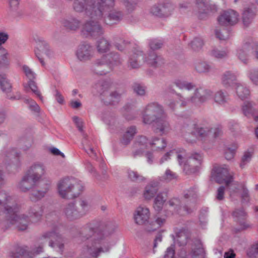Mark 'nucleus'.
<instances>
[{"label": "nucleus", "mask_w": 258, "mask_h": 258, "mask_svg": "<svg viewBox=\"0 0 258 258\" xmlns=\"http://www.w3.org/2000/svg\"><path fill=\"white\" fill-rule=\"evenodd\" d=\"M204 45L203 39L200 37H195L189 43L188 46L194 51H199Z\"/></svg>", "instance_id": "8fccbe9b"}, {"label": "nucleus", "mask_w": 258, "mask_h": 258, "mask_svg": "<svg viewBox=\"0 0 258 258\" xmlns=\"http://www.w3.org/2000/svg\"><path fill=\"white\" fill-rule=\"evenodd\" d=\"M215 172V179L218 183H224L229 186L233 181V173L230 172L228 166L226 165L214 167Z\"/></svg>", "instance_id": "9b49d317"}, {"label": "nucleus", "mask_w": 258, "mask_h": 258, "mask_svg": "<svg viewBox=\"0 0 258 258\" xmlns=\"http://www.w3.org/2000/svg\"><path fill=\"white\" fill-rule=\"evenodd\" d=\"M173 84L181 90H191L196 88V85L191 82L176 79L173 82Z\"/></svg>", "instance_id": "37998d69"}, {"label": "nucleus", "mask_w": 258, "mask_h": 258, "mask_svg": "<svg viewBox=\"0 0 258 258\" xmlns=\"http://www.w3.org/2000/svg\"><path fill=\"white\" fill-rule=\"evenodd\" d=\"M94 54V50L90 44L84 43L80 44L76 52L77 58L81 61L90 60Z\"/></svg>", "instance_id": "4468645a"}, {"label": "nucleus", "mask_w": 258, "mask_h": 258, "mask_svg": "<svg viewBox=\"0 0 258 258\" xmlns=\"http://www.w3.org/2000/svg\"><path fill=\"white\" fill-rule=\"evenodd\" d=\"M63 215L69 220H74L81 217L75 203H70L63 208Z\"/></svg>", "instance_id": "bb28decb"}, {"label": "nucleus", "mask_w": 258, "mask_h": 258, "mask_svg": "<svg viewBox=\"0 0 258 258\" xmlns=\"http://www.w3.org/2000/svg\"><path fill=\"white\" fill-rule=\"evenodd\" d=\"M215 34L216 37L221 40H225L229 38L230 36L229 31L225 28L221 30H216Z\"/></svg>", "instance_id": "680f3d73"}, {"label": "nucleus", "mask_w": 258, "mask_h": 258, "mask_svg": "<svg viewBox=\"0 0 258 258\" xmlns=\"http://www.w3.org/2000/svg\"><path fill=\"white\" fill-rule=\"evenodd\" d=\"M238 14L235 11L229 10L223 12L218 18L219 24L223 26H233L238 21Z\"/></svg>", "instance_id": "2eb2a0df"}, {"label": "nucleus", "mask_w": 258, "mask_h": 258, "mask_svg": "<svg viewBox=\"0 0 258 258\" xmlns=\"http://www.w3.org/2000/svg\"><path fill=\"white\" fill-rule=\"evenodd\" d=\"M92 72L98 75H104L111 71V67L108 64L104 56L97 59L91 67Z\"/></svg>", "instance_id": "f3484780"}, {"label": "nucleus", "mask_w": 258, "mask_h": 258, "mask_svg": "<svg viewBox=\"0 0 258 258\" xmlns=\"http://www.w3.org/2000/svg\"><path fill=\"white\" fill-rule=\"evenodd\" d=\"M256 15V8L250 6L244 8L242 13V21L243 25L247 27L253 21Z\"/></svg>", "instance_id": "393cba45"}, {"label": "nucleus", "mask_w": 258, "mask_h": 258, "mask_svg": "<svg viewBox=\"0 0 258 258\" xmlns=\"http://www.w3.org/2000/svg\"><path fill=\"white\" fill-rule=\"evenodd\" d=\"M150 217V211L148 208L138 207L134 213V218L136 224L143 225L148 221Z\"/></svg>", "instance_id": "412c9836"}, {"label": "nucleus", "mask_w": 258, "mask_h": 258, "mask_svg": "<svg viewBox=\"0 0 258 258\" xmlns=\"http://www.w3.org/2000/svg\"><path fill=\"white\" fill-rule=\"evenodd\" d=\"M182 134L185 141L189 143H195L198 136L203 138L206 137L210 130L197 125L194 121L188 120L185 121L181 128Z\"/></svg>", "instance_id": "423d86ee"}, {"label": "nucleus", "mask_w": 258, "mask_h": 258, "mask_svg": "<svg viewBox=\"0 0 258 258\" xmlns=\"http://www.w3.org/2000/svg\"><path fill=\"white\" fill-rule=\"evenodd\" d=\"M19 208L12 197L5 190L0 191V213L6 214L8 222L16 225L19 231H24L28 228L31 221L27 215H18Z\"/></svg>", "instance_id": "f03ea898"}, {"label": "nucleus", "mask_w": 258, "mask_h": 258, "mask_svg": "<svg viewBox=\"0 0 258 258\" xmlns=\"http://www.w3.org/2000/svg\"><path fill=\"white\" fill-rule=\"evenodd\" d=\"M134 93L139 96H144L146 94V87L141 83L135 82L132 85Z\"/></svg>", "instance_id": "13d9d810"}, {"label": "nucleus", "mask_w": 258, "mask_h": 258, "mask_svg": "<svg viewBox=\"0 0 258 258\" xmlns=\"http://www.w3.org/2000/svg\"><path fill=\"white\" fill-rule=\"evenodd\" d=\"M167 197V192L159 193L154 201V208L157 211H160L163 207Z\"/></svg>", "instance_id": "a19ab883"}, {"label": "nucleus", "mask_w": 258, "mask_h": 258, "mask_svg": "<svg viewBox=\"0 0 258 258\" xmlns=\"http://www.w3.org/2000/svg\"><path fill=\"white\" fill-rule=\"evenodd\" d=\"M150 145L156 147L157 149L160 150L164 149L167 144L165 140L163 139L155 138L152 142L150 143Z\"/></svg>", "instance_id": "0e129e2a"}, {"label": "nucleus", "mask_w": 258, "mask_h": 258, "mask_svg": "<svg viewBox=\"0 0 258 258\" xmlns=\"http://www.w3.org/2000/svg\"><path fill=\"white\" fill-rule=\"evenodd\" d=\"M232 215L239 222L240 225L242 227L243 229H246L248 227V224L245 221L246 214L242 208L235 210L233 211Z\"/></svg>", "instance_id": "79ce46f5"}, {"label": "nucleus", "mask_w": 258, "mask_h": 258, "mask_svg": "<svg viewBox=\"0 0 258 258\" xmlns=\"http://www.w3.org/2000/svg\"><path fill=\"white\" fill-rule=\"evenodd\" d=\"M85 22L82 26L81 32L87 36L98 37L102 35L104 31L98 20L91 19Z\"/></svg>", "instance_id": "9d476101"}, {"label": "nucleus", "mask_w": 258, "mask_h": 258, "mask_svg": "<svg viewBox=\"0 0 258 258\" xmlns=\"http://www.w3.org/2000/svg\"><path fill=\"white\" fill-rule=\"evenodd\" d=\"M228 51L226 50H221L217 48L213 49L211 51L212 55L218 59H222L226 57L228 55Z\"/></svg>", "instance_id": "774afa93"}, {"label": "nucleus", "mask_w": 258, "mask_h": 258, "mask_svg": "<svg viewBox=\"0 0 258 258\" xmlns=\"http://www.w3.org/2000/svg\"><path fill=\"white\" fill-rule=\"evenodd\" d=\"M248 47L250 48V47L248 45H245L237 52L238 58L245 64L247 62Z\"/></svg>", "instance_id": "bf43d9fd"}, {"label": "nucleus", "mask_w": 258, "mask_h": 258, "mask_svg": "<svg viewBox=\"0 0 258 258\" xmlns=\"http://www.w3.org/2000/svg\"><path fill=\"white\" fill-rule=\"evenodd\" d=\"M45 173V168L43 164L34 163L32 165L26 173L38 182H41L40 179Z\"/></svg>", "instance_id": "a211bd4d"}, {"label": "nucleus", "mask_w": 258, "mask_h": 258, "mask_svg": "<svg viewBox=\"0 0 258 258\" xmlns=\"http://www.w3.org/2000/svg\"><path fill=\"white\" fill-rule=\"evenodd\" d=\"M0 87L2 90L6 93L10 92L12 90V85L5 74L0 73Z\"/></svg>", "instance_id": "c03bdc74"}, {"label": "nucleus", "mask_w": 258, "mask_h": 258, "mask_svg": "<svg viewBox=\"0 0 258 258\" xmlns=\"http://www.w3.org/2000/svg\"><path fill=\"white\" fill-rule=\"evenodd\" d=\"M140 0H125L124 5L127 11L131 13L133 12L138 6Z\"/></svg>", "instance_id": "e2e57ef3"}, {"label": "nucleus", "mask_w": 258, "mask_h": 258, "mask_svg": "<svg viewBox=\"0 0 258 258\" xmlns=\"http://www.w3.org/2000/svg\"><path fill=\"white\" fill-rule=\"evenodd\" d=\"M163 107L157 102H152L148 104L143 114V122L145 124H151L156 119L159 118L158 116L164 114Z\"/></svg>", "instance_id": "1a4fd4ad"}, {"label": "nucleus", "mask_w": 258, "mask_h": 258, "mask_svg": "<svg viewBox=\"0 0 258 258\" xmlns=\"http://www.w3.org/2000/svg\"><path fill=\"white\" fill-rule=\"evenodd\" d=\"M137 133V128L135 126H131L127 128L123 135L121 139V143L124 145H128Z\"/></svg>", "instance_id": "ea45409f"}, {"label": "nucleus", "mask_w": 258, "mask_h": 258, "mask_svg": "<svg viewBox=\"0 0 258 258\" xmlns=\"http://www.w3.org/2000/svg\"><path fill=\"white\" fill-rule=\"evenodd\" d=\"M61 23L62 26L67 30L76 31L81 26V21L74 16H69L63 19Z\"/></svg>", "instance_id": "b1692460"}, {"label": "nucleus", "mask_w": 258, "mask_h": 258, "mask_svg": "<svg viewBox=\"0 0 258 258\" xmlns=\"http://www.w3.org/2000/svg\"><path fill=\"white\" fill-rule=\"evenodd\" d=\"M105 96L102 100L106 105H114L119 102L121 97V94L116 91L109 92H103Z\"/></svg>", "instance_id": "f704fd0d"}, {"label": "nucleus", "mask_w": 258, "mask_h": 258, "mask_svg": "<svg viewBox=\"0 0 258 258\" xmlns=\"http://www.w3.org/2000/svg\"><path fill=\"white\" fill-rule=\"evenodd\" d=\"M213 95V92L209 89L203 88L196 89L192 95L188 97L186 92L181 94H177L178 99L181 102V107H185L190 104L201 105L205 102Z\"/></svg>", "instance_id": "39448f33"}, {"label": "nucleus", "mask_w": 258, "mask_h": 258, "mask_svg": "<svg viewBox=\"0 0 258 258\" xmlns=\"http://www.w3.org/2000/svg\"><path fill=\"white\" fill-rule=\"evenodd\" d=\"M10 258H32V252L26 246L16 245L11 251Z\"/></svg>", "instance_id": "cd10ccee"}, {"label": "nucleus", "mask_w": 258, "mask_h": 258, "mask_svg": "<svg viewBox=\"0 0 258 258\" xmlns=\"http://www.w3.org/2000/svg\"><path fill=\"white\" fill-rule=\"evenodd\" d=\"M6 164L14 165L18 167L21 165L20 159V153L15 148H10L7 150L4 153Z\"/></svg>", "instance_id": "6ab92c4d"}, {"label": "nucleus", "mask_w": 258, "mask_h": 258, "mask_svg": "<svg viewBox=\"0 0 258 258\" xmlns=\"http://www.w3.org/2000/svg\"><path fill=\"white\" fill-rule=\"evenodd\" d=\"M210 69V66L205 62H199L195 65V70L200 73L208 72Z\"/></svg>", "instance_id": "052dcab7"}, {"label": "nucleus", "mask_w": 258, "mask_h": 258, "mask_svg": "<svg viewBox=\"0 0 258 258\" xmlns=\"http://www.w3.org/2000/svg\"><path fill=\"white\" fill-rule=\"evenodd\" d=\"M50 185L46 182H38L31 190L30 199L32 201H37L44 197L48 191Z\"/></svg>", "instance_id": "dca6fc26"}, {"label": "nucleus", "mask_w": 258, "mask_h": 258, "mask_svg": "<svg viewBox=\"0 0 258 258\" xmlns=\"http://www.w3.org/2000/svg\"><path fill=\"white\" fill-rule=\"evenodd\" d=\"M236 92L238 96L242 100L247 98L250 94L249 89L240 84L236 85Z\"/></svg>", "instance_id": "3c124183"}, {"label": "nucleus", "mask_w": 258, "mask_h": 258, "mask_svg": "<svg viewBox=\"0 0 258 258\" xmlns=\"http://www.w3.org/2000/svg\"><path fill=\"white\" fill-rule=\"evenodd\" d=\"M112 5L104 10L100 18H94L98 20H102L107 25H111L118 23L122 18V14L119 11L111 10L114 6V1L112 0Z\"/></svg>", "instance_id": "f8f14e48"}, {"label": "nucleus", "mask_w": 258, "mask_h": 258, "mask_svg": "<svg viewBox=\"0 0 258 258\" xmlns=\"http://www.w3.org/2000/svg\"><path fill=\"white\" fill-rule=\"evenodd\" d=\"M185 155V151L183 149H180L178 151L175 150H171L170 152H167L161 159L160 163H162L165 161H166L170 156H176L178 163L181 165L184 161Z\"/></svg>", "instance_id": "c9c22d12"}, {"label": "nucleus", "mask_w": 258, "mask_h": 258, "mask_svg": "<svg viewBox=\"0 0 258 258\" xmlns=\"http://www.w3.org/2000/svg\"><path fill=\"white\" fill-rule=\"evenodd\" d=\"M227 93L222 90H219L214 95V101L217 104L224 105L228 101Z\"/></svg>", "instance_id": "49530a36"}, {"label": "nucleus", "mask_w": 258, "mask_h": 258, "mask_svg": "<svg viewBox=\"0 0 258 258\" xmlns=\"http://www.w3.org/2000/svg\"><path fill=\"white\" fill-rule=\"evenodd\" d=\"M165 222L166 219L165 218L156 216L155 221H152L146 225L145 230L148 232H153L162 226Z\"/></svg>", "instance_id": "e433bc0d"}, {"label": "nucleus", "mask_w": 258, "mask_h": 258, "mask_svg": "<svg viewBox=\"0 0 258 258\" xmlns=\"http://www.w3.org/2000/svg\"><path fill=\"white\" fill-rule=\"evenodd\" d=\"M37 183L38 182L25 173L19 182L18 187L21 191L27 192L30 190L35 185H37Z\"/></svg>", "instance_id": "7c9ffc66"}, {"label": "nucleus", "mask_w": 258, "mask_h": 258, "mask_svg": "<svg viewBox=\"0 0 258 258\" xmlns=\"http://www.w3.org/2000/svg\"><path fill=\"white\" fill-rule=\"evenodd\" d=\"M32 142V140L31 138L23 137L18 140L17 146L20 149L26 151L31 146Z\"/></svg>", "instance_id": "de8ad7c7"}, {"label": "nucleus", "mask_w": 258, "mask_h": 258, "mask_svg": "<svg viewBox=\"0 0 258 258\" xmlns=\"http://www.w3.org/2000/svg\"><path fill=\"white\" fill-rule=\"evenodd\" d=\"M104 56L111 67V70L114 67L119 66L122 63V60L117 52H111Z\"/></svg>", "instance_id": "58836bf2"}, {"label": "nucleus", "mask_w": 258, "mask_h": 258, "mask_svg": "<svg viewBox=\"0 0 258 258\" xmlns=\"http://www.w3.org/2000/svg\"><path fill=\"white\" fill-rule=\"evenodd\" d=\"M27 213V216L31 223H36L41 220L43 213V209L41 205L35 204L29 207Z\"/></svg>", "instance_id": "4be33fe9"}, {"label": "nucleus", "mask_w": 258, "mask_h": 258, "mask_svg": "<svg viewBox=\"0 0 258 258\" xmlns=\"http://www.w3.org/2000/svg\"><path fill=\"white\" fill-rule=\"evenodd\" d=\"M173 6L170 3H162L153 6L150 9V13L159 17H168L173 11Z\"/></svg>", "instance_id": "ddd939ff"}, {"label": "nucleus", "mask_w": 258, "mask_h": 258, "mask_svg": "<svg viewBox=\"0 0 258 258\" xmlns=\"http://www.w3.org/2000/svg\"><path fill=\"white\" fill-rule=\"evenodd\" d=\"M178 176L176 173L170 169H167L164 174L160 177V180L163 182H169L173 180H176Z\"/></svg>", "instance_id": "603ef678"}, {"label": "nucleus", "mask_w": 258, "mask_h": 258, "mask_svg": "<svg viewBox=\"0 0 258 258\" xmlns=\"http://www.w3.org/2000/svg\"><path fill=\"white\" fill-rule=\"evenodd\" d=\"M222 83L225 87L237 85V77L235 74L230 71L226 72L222 76Z\"/></svg>", "instance_id": "4c0bfd02"}, {"label": "nucleus", "mask_w": 258, "mask_h": 258, "mask_svg": "<svg viewBox=\"0 0 258 258\" xmlns=\"http://www.w3.org/2000/svg\"><path fill=\"white\" fill-rule=\"evenodd\" d=\"M237 148L236 145H233L231 147H227L225 149V157L227 160H230L234 158Z\"/></svg>", "instance_id": "69168bd1"}, {"label": "nucleus", "mask_w": 258, "mask_h": 258, "mask_svg": "<svg viewBox=\"0 0 258 258\" xmlns=\"http://www.w3.org/2000/svg\"><path fill=\"white\" fill-rule=\"evenodd\" d=\"M150 143L146 137L141 136L137 138L133 145L135 147L146 149Z\"/></svg>", "instance_id": "5fc2aeb1"}, {"label": "nucleus", "mask_w": 258, "mask_h": 258, "mask_svg": "<svg viewBox=\"0 0 258 258\" xmlns=\"http://www.w3.org/2000/svg\"><path fill=\"white\" fill-rule=\"evenodd\" d=\"M246 253L250 257H258V242L249 247L247 250Z\"/></svg>", "instance_id": "338daca9"}, {"label": "nucleus", "mask_w": 258, "mask_h": 258, "mask_svg": "<svg viewBox=\"0 0 258 258\" xmlns=\"http://www.w3.org/2000/svg\"><path fill=\"white\" fill-rule=\"evenodd\" d=\"M190 238V232L187 229L183 228L176 232L174 240V242L179 246H184L186 245Z\"/></svg>", "instance_id": "a878e982"}, {"label": "nucleus", "mask_w": 258, "mask_h": 258, "mask_svg": "<svg viewBox=\"0 0 258 258\" xmlns=\"http://www.w3.org/2000/svg\"><path fill=\"white\" fill-rule=\"evenodd\" d=\"M163 44L164 41L161 39H152L149 41V46L153 51L161 48Z\"/></svg>", "instance_id": "4d7b16f0"}, {"label": "nucleus", "mask_w": 258, "mask_h": 258, "mask_svg": "<svg viewBox=\"0 0 258 258\" xmlns=\"http://www.w3.org/2000/svg\"><path fill=\"white\" fill-rule=\"evenodd\" d=\"M112 5V0H74L73 7L78 13L85 12L90 18H100L103 12Z\"/></svg>", "instance_id": "7ed1b4c3"}, {"label": "nucleus", "mask_w": 258, "mask_h": 258, "mask_svg": "<svg viewBox=\"0 0 258 258\" xmlns=\"http://www.w3.org/2000/svg\"><path fill=\"white\" fill-rule=\"evenodd\" d=\"M184 198L185 199L192 201V202L185 203L183 206H182V202L180 199L178 198L173 197L167 202V204L173 208L175 212L178 214H184L182 211L185 214H190L195 210V201L197 198L196 192L194 189H189L184 194Z\"/></svg>", "instance_id": "0eeeda50"}, {"label": "nucleus", "mask_w": 258, "mask_h": 258, "mask_svg": "<svg viewBox=\"0 0 258 258\" xmlns=\"http://www.w3.org/2000/svg\"><path fill=\"white\" fill-rule=\"evenodd\" d=\"M153 123L155 132L161 135L167 133L171 129L169 122L164 118L159 117Z\"/></svg>", "instance_id": "473e14b6"}, {"label": "nucleus", "mask_w": 258, "mask_h": 258, "mask_svg": "<svg viewBox=\"0 0 258 258\" xmlns=\"http://www.w3.org/2000/svg\"><path fill=\"white\" fill-rule=\"evenodd\" d=\"M159 187V182L157 181H152L145 187L143 196L147 200H151L157 193Z\"/></svg>", "instance_id": "72a5a7b5"}, {"label": "nucleus", "mask_w": 258, "mask_h": 258, "mask_svg": "<svg viewBox=\"0 0 258 258\" xmlns=\"http://www.w3.org/2000/svg\"><path fill=\"white\" fill-rule=\"evenodd\" d=\"M203 161V156L199 153H194L184 162L183 170L186 174L190 175L199 172Z\"/></svg>", "instance_id": "6e6552de"}, {"label": "nucleus", "mask_w": 258, "mask_h": 258, "mask_svg": "<svg viewBox=\"0 0 258 258\" xmlns=\"http://www.w3.org/2000/svg\"><path fill=\"white\" fill-rule=\"evenodd\" d=\"M118 225L110 220H95L88 223L80 232L82 240L87 241L82 255L85 258H99L109 253L111 249L109 240L115 232Z\"/></svg>", "instance_id": "f257e3e1"}, {"label": "nucleus", "mask_w": 258, "mask_h": 258, "mask_svg": "<svg viewBox=\"0 0 258 258\" xmlns=\"http://www.w3.org/2000/svg\"><path fill=\"white\" fill-rule=\"evenodd\" d=\"M42 237L44 239H49V245L52 247H58L60 250H62L63 247L62 239L61 236L58 233L49 231L44 233Z\"/></svg>", "instance_id": "aec40b11"}, {"label": "nucleus", "mask_w": 258, "mask_h": 258, "mask_svg": "<svg viewBox=\"0 0 258 258\" xmlns=\"http://www.w3.org/2000/svg\"><path fill=\"white\" fill-rule=\"evenodd\" d=\"M145 61L150 66L157 68L161 66L164 63V58L156 52L150 51L145 57Z\"/></svg>", "instance_id": "2f4dec72"}, {"label": "nucleus", "mask_w": 258, "mask_h": 258, "mask_svg": "<svg viewBox=\"0 0 258 258\" xmlns=\"http://www.w3.org/2000/svg\"><path fill=\"white\" fill-rule=\"evenodd\" d=\"M254 103L251 102H245L242 107L243 113L246 116L252 115L255 113V109L253 107Z\"/></svg>", "instance_id": "864d4df0"}, {"label": "nucleus", "mask_w": 258, "mask_h": 258, "mask_svg": "<svg viewBox=\"0 0 258 258\" xmlns=\"http://www.w3.org/2000/svg\"><path fill=\"white\" fill-rule=\"evenodd\" d=\"M142 57L141 54L134 53L131 55L128 60V67L131 69H137L140 67L139 58Z\"/></svg>", "instance_id": "6e6d98bb"}, {"label": "nucleus", "mask_w": 258, "mask_h": 258, "mask_svg": "<svg viewBox=\"0 0 258 258\" xmlns=\"http://www.w3.org/2000/svg\"><path fill=\"white\" fill-rule=\"evenodd\" d=\"M59 195L63 199H72L78 197L83 191L81 182L72 177L60 179L57 184Z\"/></svg>", "instance_id": "20e7f679"}, {"label": "nucleus", "mask_w": 258, "mask_h": 258, "mask_svg": "<svg viewBox=\"0 0 258 258\" xmlns=\"http://www.w3.org/2000/svg\"><path fill=\"white\" fill-rule=\"evenodd\" d=\"M189 254L191 258L206 257V252L200 239H194L192 240L191 250Z\"/></svg>", "instance_id": "5701e85b"}, {"label": "nucleus", "mask_w": 258, "mask_h": 258, "mask_svg": "<svg viewBox=\"0 0 258 258\" xmlns=\"http://www.w3.org/2000/svg\"><path fill=\"white\" fill-rule=\"evenodd\" d=\"M35 55L38 58L41 64L44 66L45 63L42 58L43 54H46L48 57L51 55V52L49 50V47L47 43L45 41H40L37 50L35 51Z\"/></svg>", "instance_id": "c85d7f7f"}, {"label": "nucleus", "mask_w": 258, "mask_h": 258, "mask_svg": "<svg viewBox=\"0 0 258 258\" xmlns=\"http://www.w3.org/2000/svg\"><path fill=\"white\" fill-rule=\"evenodd\" d=\"M196 5L198 17L201 19L205 18L212 10V6L207 0H196Z\"/></svg>", "instance_id": "c756f323"}, {"label": "nucleus", "mask_w": 258, "mask_h": 258, "mask_svg": "<svg viewBox=\"0 0 258 258\" xmlns=\"http://www.w3.org/2000/svg\"><path fill=\"white\" fill-rule=\"evenodd\" d=\"M111 86V83L109 81L103 80L96 84V87L100 92L102 98L105 96L103 92H109L108 90Z\"/></svg>", "instance_id": "a18cd8bd"}, {"label": "nucleus", "mask_w": 258, "mask_h": 258, "mask_svg": "<svg viewBox=\"0 0 258 258\" xmlns=\"http://www.w3.org/2000/svg\"><path fill=\"white\" fill-rule=\"evenodd\" d=\"M110 44L107 40L102 38L100 39L97 43V50L100 53H104L109 50Z\"/></svg>", "instance_id": "09e8293b"}]
</instances>
